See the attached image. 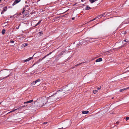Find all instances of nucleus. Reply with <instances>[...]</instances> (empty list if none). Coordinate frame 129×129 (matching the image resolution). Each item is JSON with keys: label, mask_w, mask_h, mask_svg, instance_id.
<instances>
[{"label": "nucleus", "mask_w": 129, "mask_h": 129, "mask_svg": "<svg viewBox=\"0 0 129 129\" xmlns=\"http://www.w3.org/2000/svg\"><path fill=\"white\" fill-rule=\"evenodd\" d=\"M126 32H125L124 33V34H126Z\"/></svg>", "instance_id": "obj_43"}, {"label": "nucleus", "mask_w": 129, "mask_h": 129, "mask_svg": "<svg viewBox=\"0 0 129 129\" xmlns=\"http://www.w3.org/2000/svg\"><path fill=\"white\" fill-rule=\"evenodd\" d=\"M39 33L40 34L39 35H40V36H41L42 34H43V32H42V31L41 32H39Z\"/></svg>", "instance_id": "obj_21"}, {"label": "nucleus", "mask_w": 129, "mask_h": 129, "mask_svg": "<svg viewBox=\"0 0 129 129\" xmlns=\"http://www.w3.org/2000/svg\"><path fill=\"white\" fill-rule=\"evenodd\" d=\"M100 89H101V86H100V87H99Z\"/></svg>", "instance_id": "obj_41"}, {"label": "nucleus", "mask_w": 129, "mask_h": 129, "mask_svg": "<svg viewBox=\"0 0 129 129\" xmlns=\"http://www.w3.org/2000/svg\"><path fill=\"white\" fill-rule=\"evenodd\" d=\"M93 93L94 94H95L96 93V90H94L93 91Z\"/></svg>", "instance_id": "obj_26"}, {"label": "nucleus", "mask_w": 129, "mask_h": 129, "mask_svg": "<svg viewBox=\"0 0 129 129\" xmlns=\"http://www.w3.org/2000/svg\"><path fill=\"white\" fill-rule=\"evenodd\" d=\"M96 1V0H90V1L91 3H92Z\"/></svg>", "instance_id": "obj_17"}, {"label": "nucleus", "mask_w": 129, "mask_h": 129, "mask_svg": "<svg viewBox=\"0 0 129 129\" xmlns=\"http://www.w3.org/2000/svg\"><path fill=\"white\" fill-rule=\"evenodd\" d=\"M21 1V0H15V2H16V3H17L20 2Z\"/></svg>", "instance_id": "obj_16"}, {"label": "nucleus", "mask_w": 129, "mask_h": 129, "mask_svg": "<svg viewBox=\"0 0 129 129\" xmlns=\"http://www.w3.org/2000/svg\"><path fill=\"white\" fill-rule=\"evenodd\" d=\"M128 89H129V87H128L125 88L120 89L119 90V91L120 92H122V91H124V90H127Z\"/></svg>", "instance_id": "obj_6"}, {"label": "nucleus", "mask_w": 129, "mask_h": 129, "mask_svg": "<svg viewBox=\"0 0 129 129\" xmlns=\"http://www.w3.org/2000/svg\"><path fill=\"white\" fill-rule=\"evenodd\" d=\"M82 1H83V0H82Z\"/></svg>", "instance_id": "obj_46"}, {"label": "nucleus", "mask_w": 129, "mask_h": 129, "mask_svg": "<svg viewBox=\"0 0 129 129\" xmlns=\"http://www.w3.org/2000/svg\"><path fill=\"white\" fill-rule=\"evenodd\" d=\"M75 18L74 17H73L72 18V19L73 20H74V19Z\"/></svg>", "instance_id": "obj_35"}, {"label": "nucleus", "mask_w": 129, "mask_h": 129, "mask_svg": "<svg viewBox=\"0 0 129 129\" xmlns=\"http://www.w3.org/2000/svg\"><path fill=\"white\" fill-rule=\"evenodd\" d=\"M128 42H129V41H128Z\"/></svg>", "instance_id": "obj_49"}, {"label": "nucleus", "mask_w": 129, "mask_h": 129, "mask_svg": "<svg viewBox=\"0 0 129 129\" xmlns=\"http://www.w3.org/2000/svg\"><path fill=\"white\" fill-rule=\"evenodd\" d=\"M84 62H82L81 63H79L78 64H77L75 66V67H77V66H78L79 65H80V64H82V63H84Z\"/></svg>", "instance_id": "obj_19"}, {"label": "nucleus", "mask_w": 129, "mask_h": 129, "mask_svg": "<svg viewBox=\"0 0 129 129\" xmlns=\"http://www.w3.org/2000/svg\"><path fill=\"white\" fill-rule=\"evenodd\" d=\"M51 53H50L48 54H47V55H46V56H45L44 57H43L42 59H40L39 60V62L40 61H41L43 59H44L47 56L49 55L50 54H51Z\"/></svg>", "instance_id": "obj_5"}, {"label": "nucleus", "mask_w": 129, "mask_h": 129, "mask_svg": "<svg viewBox=\"0 0 129 129\" xmlns=\"http://www.w3.org/2000/svg\"><path fill=\"white\" fill-rule=\"evenodd\" d=\"M129 118L128 117H127L126 118V119L127 120H128L129 119Z\"/></svg>", "instance_id": "obj_30"}, {"label": "nucleus", "mask_w": 129, "mask_h": 129, "mask_svg": "<svg viewBox=\"0 0 129 129\" xmlns=\"http://www.w3.org/2000/svg\"><path fill=\"white\" fill-rule=\"evenodd\" d=\"M1 0H0V2H1Z\"/></svg>", "instance_id": "obj_47"}, {"label": "nucleus", "mask_w": 129, "mask_h": 129, "mask_svg": "<svg viewBox=\"0 0 129 129\" xmlns=\"http://www.w3.org/2000/svg\"><path fill=\"white\" fill-rule=\"evenodd\" d=\"M123 47H124V45H122V46L120 47H119L118 48H117V49H120Z\"/></svg>", "instance_id": "obj_23"}, {"label": "nucleus", "mask_w": 129, "mask_h": 129, "mask_svg": "<svg viewBox=\"0 0 129 129\" xmlns=\"http://www.w3.org/2000/svg\"><path fill=\"white\" fill-rule=\"evenodd\" d=\"M17 109L13 110H12V111H11L10 112H9V113H10L14 112V111H15V110H17Z\"/></svg>", "instance_id": "obj_20"}, {"label": "nucleus", "mask_w": 129, "mask_h": 129, "mask_svg": "<svg viewBox=\"0 0 129 129\" xmlns=\"http://www.w3.org/2000/svg\"><path fill=\"white\" fill-rule=\"evenodd\" d=\"M20 25V24L19 25V26L18 27H16V28L17 29H19V28Z\"/></svg>", "instance_id": "obj_32"}, {"label": "nucleus", "mask_w": 129, "mask_h": 129, "mask_svg": "<svg viewBox=\"0 0 129 129\" xmlns=\"http://www.w3.org/2000/svg\"><path fill=\"white\" fill-rule=\"evenodd\" d=\"M124 41L125 42H128L127 40H125Z\"/></svg>", "instance_id": "obj_33"}, {"label": "nucleus", "mask_w": 129, "mask_h": 129, "mask_svg": "<svg viewBox=\"0 0 129 129\" xmlns=\"http://www.w3.org/2000/svg\"><path fill=\"white\" fill-rule=\"evenodd\" d=\"M28 45V44L26 43H25L22 44L21 46L23 48L27 46Z\"/></svg>", "instance_id": "obj_10"}, {"label": "nucleus", "mask_w": 129, "mask_h": 129, "mask_svg": "<svg viewBox=\"0 0 129 129\" xmlns=\"http://www.w3.org/2000/svg\"><path fill=\"white\" fill-rule=\"evenodd\" d=\"M21 107H25V105H24L23 106H22Z\"/></svg>", "instance_id": "obj_38"}, {"label": "nucleus", "mask_w": 129, "mask_h": 129, "mask_svg": "<svg viewBox=\"0 0 129 129\" xmlns=\"http://www.w3.org/2000/svg\"><path fill=\"white\" fill-rule=\"evenodd\" d=\"M97 89L98 90H99L100 89V88H99V87H97Z\"/></svg>", "instance_id": "obj_37"}, {"label": "nucleus", "mask_w": 129, "mask_h": 129, "mask_svg": "<svg viewBox=\"0 0 129 129\" xmlns=\"http://www.w3.org/2000/svg\"><path fill=\"white\" fill-rule=\"evenodd\" d=\"M3 13H4V12H3V11L2 12L1 14H2Z\"/></svg>", "instance_id": "obj_39"}, {"label": "nucleus", "mask_w": 129, "mask_h": 129, "mask_svg": "<svg viewBox=\"0 0 129 129\" xmlns=\"http://www.w3.org/2000/svg\"><path fill=\"white\" fill-rule=\"evenodd\" d=\"M16 3V2H15V1H14V2L13 3V4H12L13 6H14L15 5Z\"/></svg>", "instance_id": "obj_29"}, {"label": "nucleus", "mask_w": 129, "mask_h": 129, "mask_svg": "<svg viewBox=\"0 0 129 129\" xmlns=\"http://www.w3.org/2000/svg\"><path fill=\"white\" fill-rule=\"evenodd\" d=\"M88 41H89L88 42H89L90 41H89V40H83V41H84V42H85Z\"/></svg>", "instance_id": "obj_25"}, {"label": "nucleus", "mask_w": 129, "mask_h": 129, "mask_svg": "<svg viewBox=\"0 0 129 129\" xmlns=\"http://www.w3.org/2000/svg\"><path fill=\"white\" fill-rule=\"evenodd\" d=\"M9 76V75H8L7 76V77H4V78H1V79L2 80V79H4V78H6L7 77H8Z\"/></svg>", "instance_id": "obj_22"}, {"label": "nucleus", "mask_w": 129, "mask_h": 129, "mask_svg": "<svg viewBox=\"0 0 129 129\" xmlns=\"http://www.w3.org/2000/svg\"><path fill=\"white\" fill-rule=\"evenodd\" d=\"M89 112V111H82V114H87Z\"/></svg>", "instance_id": "obj_7"}, {"label": "nucleus", "mask_w": 129, "mask_h": 129, "mask_svg": "<svg viewBox=\"0 0 129 129\" xmlns=\"http://www.w3.org/2000/svg\"><path fill=\"white\" fill-rule=\"evenodd\" d=\"M62 92V91H57L53 95L47 98L48 100L52 102L55 101L56 99H59L61 96L60 94Z\"/></svg>", "instance_id": "obj_1"}, {"label": "nucleus", "mask_w": 129, "mask_h": 129, "mask_svg": "<svg viewBox=\"0 0 129 129\" xmlns=\"http://www.w3.org/2000/svg\"><path fill=\"white\" fill-rule=\"evenodd\" d=\"M48 100V98L45 96H44L41 98L39 101V105H38L39 107H41L46 103Z\"/></svg>", "instance_id": "obj_3"}, {"label": "nucleus", "mask_w": 129, "mask_h": 129, "mask_svg": "<svg viewBox=\"0 0 129 129\" xmlns=\"http://www.w3.org/2000/svg\"><path fill=\"white\" fill-rule=\"evenodd\" d=\"M47 123V122H44V123L43 124H46Z\"/></svg>", "instance_id": "obj_36"}, {"label": "nucleus", "mask_w": 129, "mask_h": 129, "mask_svg": "<svg viewBox=\"0 0 129 129\" xmlns=\"http://www.w3.org/2000/svg\"><path fill=\"white\" fill-rule=\"evenodd\" d=\"M99 17H100V16H97V17H96V18H94V19H93L92 20H90L89 22H91V21H93V20H95V19H96V18H98Z\"/></svg>", "instance_id": "obj_15"}, {"label": "nucleus", "mask_w": 129, "mask_h": 129, "mask_svg": "<svg viewBox=\"0 0 129 129\" xmlns=\"http://www.w3.org/2000/svg\"><path fill=\"white\" fill-rule=\"evenodd\" d=\"M27 2H25L26 3H27Z\"/></svg>", "instance_id": "obj_48"}, {"label": "nucleus", "mask_w": 129, "mask_h": 129, "mask_svg": "<svg viewBox=\"0 0 129 129\" xmlns=\"http://www.w3.org/2000/svg\"><path fill=\"white\" fill-rule=\"evenodd\" d=\"M63 53V52H62L60 54H59V56H60L62 54V53Z\"/></svg>", "instance_id": "obj_31"}, {"label": "nucleus", "mask_w": 129, "mask_h": 129, "mask_svg": "<svg viewBox=\"0 0 129 129\" xmlns=\"http://www.w3.org/2000/svg\"><path fill=\"white\" fill-rule=\"evenodd\" d=\"M114 126H115L114 125V126L113 125V126H112V127H114Z\"/></svg>", "instance_id": "obj_44"}, {"label": "nucleus", "mask_w": 129, "mask_h": 129, "mask_svg": "<svg viewBox=\"0 0 129 129\" xmlns=\"http://www.w3.org/2000/svg\"><path fill=\"white\" fill-rule=\"evenodd\" d=\"M41 81V79H38L37 80H36L35 81H33L31 84V85L32 86H33V85H34L35 84H36L37 83V84L38 85H39V84L40 83V82Z\"/></svg>", "instance_id": "obj_4"}, {"label": "nucleus", "mask_w": 129, "mask_h": 129, "mask_svg": "<svg viewBox=\"0 0 129 129\" xmlns=\"http://www.w3.org/2000/svg\"><path fill=\"white\" fill-rule=\"evenodd\" d=\"M25 11V9L24 8H23V10L22 14Z\"/></svg>", "instance_id": "obj_28"}, {"label": "nucleus", "mask_w": 129, "mask_h": 129, "mask_svg": "<svg viewBox=\"0 0 129 129\" xmlns=\"http://www.w3.org/2000/svg\"><path fill=\"white\" fill-rule=\"evenodd\" d=\"M5 31H6L5 30V29H3L2 30V34L3 35L5 33Z\"/></svg>", "instance_id": "obj_14"}, {"label": "nucleus", "mask_w": 129, "mask_h": 129, "mask_svg": "<svg viewBox=\"0 0 129 129\" xmlns=\"http://www.w3.org/2000/svg\"><path fill=\"white\" fill-rule=\"evenodd\" d=\"M90 9V7L88 5L86 6V8L85 9L86 10H89Z\"/></svg>", "instance_id": "obj_12"}, {"label": "nucleus", "mask_w": 129, "mask_h": 129, "mask_svg": "<svg viewBox=\"0 0 129 129\" xmlns=\"http://www.w3.org/2000/svg\"><path fill=\"white\" fill-rule=\"evenodd\" d=\"M105 13H104V14H102V15H100V16H100V17L101 16V17H102V16H104V15H105Z\"/></svg>", "instance_id": "obj_24"}, {"label": "nucleus", "mask_w": 129, "mask_h": 129, "mask_svg": "<svg viewBox=\"0 0 129 129\" xmlns=\"http://www.w3.org/2000/svg\"><path fill=\"white\" fill-rule=\"evenodd\" d=\"M41 22V21H39V22H38V23L37 24H36L34 26L35 27V26H37V25H38Z\"/></svg>", "instance_id": "obj_18"}, {"label": "nucleus", "mask_w": 129, "mask_h": 129, "mask_svg": "<svg viewBox=\"0 0 129 129\" xmlns=\"http://www.w3.org/2000/svg\"><path fill=\"white\" fill-rule=\"evenodd\" d=\"M74 87L72 85H70L67 86H65L61 88V89L62 90H59L58 91H62V93L60 94V95L61 96L63 95V93H64V91H71L72 90Z\"/></svg>", "instance_id": "obj_2"}, {"label": "nucleus", "mask_w": 129, "mask_h": 129, "mask_svg": "<svg viewBox=\"0 0 129 129\" xmlns=\"http://www.w3.org/2000/svg\"><path fill=\"white\" fill-rule=\"evenodd\" d=\"M10 42L11 43H14V41L12 40L11 41H10Z\"/></svg>", "instance_id": "obj_27"}, {"label": "nucleus", "mask_w": 129, "mask_h": 129, "mask_svg": "<svg viewBox=\"0 0 129 129\" xmlns=\"http://www.w3.org/2000/svg\"><path fill=\"white\" fill-rule=\"evenodd\" d=\"M119 123V122L118 121L116 122V123H117V124H118V123Z\"/></svg>", "instance_id": "obj_34"}, {"label": "nucleus", "mask_w": 129, "mask_h": 129, "mask_svg": "<svg viewBox=\"0 0 129 129\" xmlns=\"http://www.w3.org/2000/svg\"><path fill=\"white\" fill-rule=\"evenodd\" d=\"M98 91V90H96V93Z\"/></svg>", "instance_id": "obj_45"}, {"label": "nucleus", "mask_w": 129, "mask_h": 129, "mask_svg": "<svg viewBox=\"0 0 129 129\" xmlns=\"http://www.w3.org/2000/svg\"><path fill=\"white\" fill-rule=\"evenodd\" d=\"M102 60V59L101 58H99L96 60V62H98L101 61Z\"/></svg>", "instance_id": "obj_8"}, {"label": "nucleus", "mask_w": 129, "mask_h": 129, "mask_svg": "<svg viewBox=\"0 0 129 129\" xmlns=\"http://www.w3.org/2000/svg\"><path fill=\"white\" fill-rule=\"evenodd\" d=\"M33 58L32 57H29V58H28V59L25 60H24V61L25 62H26V61H28L29 60H30L31 59H32Z\"/></svg>", "instance_id": "obj_9"}, {"label": "nucleus", "mask_w": 129, "mask_h": 129, "mask_svg": "<svg viewBox=\"0 0 129 129\" xmlns=\"http://www.w3.org/2000/svg\"><path fill=\"white\" fill-rule=\"evenodd\" d=\"M7 7H5L3 8V11L5 12L7 11Z\"/></svg>", "instance_id": "obj_13"}, {"label": "nucleus", "mask_w": 129, "mask_h": 129, "mask_svg": "<svg viewBox=\"0 0 129 129\" xmlns=\"http://www.w3.org/2000/svg\"><path fill=\"white\" fill-rule=\"evenodd\" d=\"M36 103H37L36 102H35V103H35V104H36Z\"/></svg>", "instance_id": "obj_42"}, {"label": "nucleus", "mask_w": 129, "mask_h": 129, "mask_svg": "<svg viewBox=\"0 0 129 129\" xmlns=\"http://www.w3.org/2000/svg\"><path fill=\"white\" fill-rule=\"evenodd\" d=\"M33 100H31L26 102H25L24 103L26 104L28 103H31L32 102H33Z\"/></svg>", "instance_id": "obj_11"}, {"label": "nucleus", "mask_w": 129, "mask_h": 129, "mask_svg": "<svg viewBox=\"0 0 129 129\" xmlns=\"http://www.w3.org/2000/svg\"><path fill=\"white\" fill-rule=\"evenodd\" d=\"M126 44V43H125L123 45H124V46Z\"/></svg>", "instance_id": "obj_40"}]
</instances>
